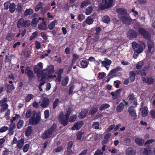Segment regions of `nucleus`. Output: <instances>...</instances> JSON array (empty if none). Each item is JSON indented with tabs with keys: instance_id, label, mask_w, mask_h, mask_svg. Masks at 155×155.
Wrapping results in <instances>:
<instances>
[{
	"instance_id": "obj_1",
	"label": "nucleus",
	"mask_w": 155,
	"mask_h": 155,
	"mask_svg": "<svg viewBox=\"0 0 155 155\" xmlns=\"http://www.w3.org/2000/svg\"><path fill=\"white\" fill-rule=\"evenodd\" d=\"M132 46L133 49L135 51L133 55V57L134 58H136L138 54L143 52V48H145L146 45L145 43L143 41L141 42L140 43H137L135 41H134L132 43Z\"/></svg>"
},
{
	"instance_id": "obj_2",
	"label": "nucleus",
	"mask_w": 155,
	"mask_h": 155,
	"mask_svg": "<svg viewBox=\"0 0 155 155\" xmlns=\"http://www.w3.org/2000/svg\"><path fill=\"white\" fill-rule=\"evenodd\" d=\"M34 69L36 73L41 75V78L40 79V78H39L38 79L39 82L43 81H45L46 79L51 78V77H53V75H50V74L48 73L47 72L46 73H43L42 70H39L38 68V67L36 65L34 66Z\"/></svg>"
},
{
	"instance_id": "obj_3",
	"label": "nucleus",
	"mask_w": 155,
	"mask_h": 155,
	"mask_svg": "<svg viewBox=\"0 0 155 155\" xmlns=\"http://www.w3.org/2000/svg\"><path fill=\"white\" fill-rule=\"evenodd\" d=\"M57 127V124H54L49 129L45 130L43 133L42 135L43 139H47L51 137L53 134L56 131Z\"/></svg>"
},
{
	"instance_id": "obj_4",
	"label": "nucleus",
	"mask_w": 155,
	"mask_h": 155,
	"mask_svg": "<svg viewBox=\"0 0 155 155\" xmlns=\"http://www.w3.org/2000/svg\"><path fill=\"white\" fill-rule=\"evenodd\" d=\"M138 32L139 34L142 35L145 39L148 40L151 39V36L150 33L144 28L142 27L139 28Z\"/></svg>"
},
{
	"instance_id": "obj_5",
	"label": "nucleus",
	"mask_w": 155,
	"mask_h": 155,
	"mask_svg": "<svg viewBox=\"0 0 155 155\" xmlns=\"http://www.w3.org/2000/svg\"><path fill=\"white\" fill-rule=\"evenodd\" d=\"M30 25V22L28 20L25 21L24 19L21 18L18 20L17 22V27L20 28L22 27L24 28L28 27Z\"/></svg>"
},
{
	"instance_id": "obj_6",
	"label": "nucleus",
	"mask_w": 155,
	"mask_h": 155,
	"mask_svg": "<svg viewBox=\"0 0 155 155\" xmlns=\"http://www.w3.org/2000/svg\"><path fill=\"white\" fill-rule=\"evenodd\" d=\"M113 0H102L101 9L105 10L110 8L112 5Z\"/></svg>"
},
{
	"instance_id": "obj_7",
	"label": "nucleus",
	"mask_w": 155,
	"mask_h": 155,
	"mask_svg": "<svg viewBox=\"0 0 155 155\" xmlns=\"http://www.w3.org/2000/svg\"><path fill=\"white\" fill-rule=\"evenodd\" d=\"M25 70V73L28 77L29 81H33L35 79V76L33 71L30 69L29 67L27 66Z\"/></svg>"
},
{
	"instance_id": "obj_8",
	"label": "nucleus",
	"mask_w": 155,
	"mask_h": 155,
	"mask_svg": "<svg viewBox=\"0 0 155 155\" xmlns=\"http://www.w3.org/2000/svg\"><path fill=\"white\" fill-rule=\"evenodd\" d=\"M127 35L130 39L136 38L138 35V33L133 29H130L127 32Z\"/></svg>"
},
{
	"instance_id": "obj_9",
	"label": "nucleus",
	"mask_w": 155,
	"mask_h": 155,
	"mask_svg": "<svg viewBox=\"0 0 155 155\" xmlns=\"http://www.w3.org/2000/svg\"><path fill=\"white\" fill-rule=\"evenodd\" d=\"M120 19L123 21L125 24L129 25L132 21L131 18L127 16L126 15H122L120 16Z\"/></svg>"
},
{
	"instance_id": "obj_10",
	"label": "nucleus",
	"mask_w": 155,
	"mask_h": 155,
	"mask_svg": "<svg viewBox=\"0 0 155 155\" xmlns=\"http://www.w3.org/2000/svg\"><path fill=\"white\" fill-rule=\"evenodd\" d=\"M128 111L129 114L133 117V120H134L137 118V115L136 114V111L133 106H130L128 108Z\"/></svg>"
},
{
	"instance_id": "obj_11",
	"label": "nucleus",
	"mask_w": 155,
	"mask_h": 155,
	"mask_svg": "<svg viewBox=\"0 0 155 155\" xmlns=\"http://www.w3.org/2000/svg\"><path fill=\"white\" fill-rule=\"evenodd\" d=\"M122 91V89H119L115 91L110 93V95L112 96L113 99H118L120 97V94Z\"/></svg>"
},
{
	"instance_id": "obj_12",
	"label": "nucleus",
	"mask_w": 155,
	"mask_h": 155,
	"mask_svg": "<svg viewBox=\"0 0 155 155\" xmlns=\"http://www.w3.org/2000/svg\"><path fill=\"white\" fill-rule=\"evenodd\" d=\"M41 119L39 116H36V117H32L29 120V123L33 125L38 124Z\"/></svg>"
},
{
	"instance_id": "obj_13",
	"label": "nucleus",
	"mask_w": 155,
	"mask_h": 155,
	"mask_svg": "<svg viewBox=\"0 0 155 155\" xmlns=\"http://www.w3.org/2000/svg\"><path fill=\"white\" fill-rule=\"evenodd\" d=\"M84 124V122L82 121L77 122L74 124V126L72 127L71 129L73 130H79L82 127Z\"/></svg>"
},
{
	"instance_id": "obj_14",
	"label": "nucleus",
	"mask_w": 155,
	"mask_h": 155,
	"mask_svg": "<svg viewBox=\"0 0 155 155\" xmlns=\"http://www.w3.org/2000/svg\"><path fill=\"white\" fill-rule=\"evenodd\" d=\"M50 104V101L48 98H44L42 100L41 106L43 108L47 107Z\"/></svg>"
},
{
	"instance_id": "obj_15",
	"label": "nucleus",
	"mask_w": 155,
	"mask_h": 155,
	"mask_svg": "<svg viewBox=\"0 0 155 155\" xmlns=\"http://www.w3.org/2000/svg\"><path fill=\"white\" fill-rule=\"evenodd\" d=\"M89 110L87 109H84L82 110L78 115V117L81 119L84 118L88 113Z\"/></svg>"
},
{
	"instance_id": "obj_16",
	"label": "nucleus",
	"mask_w": 155,
	"mask_h": 155,
	"mask_svg": "<svg viewBox=\"0 0 155 155\" xmlns=\"http://www.w3.org/2000/svg\"><path fill=\"white\" fill-rule=\"evenodd\" d=\"M43 22L42 23L38 25V28L41 30H45L48 28L46 26V22L45 21V18H42Z\"/></svg>"
},
{
	"instance_id": "obj_17",
	"label": "nucleus",
	"mask_w": 155,
	"mask_h": 155,
	"mask_svg": "<svg viewBox=\"0 0 155 155\" xmlns=\"http://www.w3.org/2000/svg\"><path fill=\"white\" fill-rule=\"evenodd\" d=\"M125 153L126 155H135L136 150L132 147H129L126 150Z\"/></svg>"
},
{
	"instance_id": "obj_18",
	"label": "nucleus",
	"mask_w": 155,
	"mask_h": 155,
	"mask_svg": "<svg viewBox=\"0 0 155 155\" xmlns=\"http://www.w3.org/2000/svg\"><path fill=\"white\" fill-rule=\"evenodd\" d=\"M33 130V127L31 126H28L25 131L26 137L29 136L32 134Z\"/></svg>"
},
{
	"instance_id": "obj_19",
	"label": "nucleus",
	"mask_w": 155,
	"mask_h": 155,
	"mask_svg": "<svg viewBox=\"0 0 155 155\" xmlns=\"http://www.w3.org/2000/svg\"><path fill=\"white\" fill-rule=\"evenodd\" d=\"M117 12L118 13V16L120 18V16L122 15H124V13L127 14V11L125 9L123 8H118L116 10Z\"/></svg>"
},
{
	"instance_id": "obj_20",
	"label": "nucleus",
	"mask_w": 155,
	"mask_h": 155,
	"mask_svg": "<svg viewBox=\"0 0 155 155\" xmlns=\"http://www.w3.org/2000/svg\"><path fill=\"white\" fill-rule=\"evenodd\" d=\"M136 75V72L135 71H132L130 72L129 79L130 81V82H133L134 81Z\"/></svg>"
},
{
	"instance_id": "obj_21",
	"label": "nucleus",
	"mask_w": 155,
	"mask_h": 155,
	"mask_svg": "<svg viewBox=\"0 0 155 155\" xmlns=\"http://www.w3.org/2000/svg\"><path fill=\"white\" fill-rule=\"evenodd\" d=\"M25 143V140L23 138H21L18 140L16 147L19 149H21Z\"/></svg>"
},
{
	"instance_id": "obj_22",
	"label": "nucleus",
	"mask_w": 155,
	"mask_h": 155,
	"mask_svg": "<svg viewBox=\"0 0 155 155\" xmlns=\"http://www.w3.org/2000/svg\"><path fill=\"white\" fill-rule=\"evenodd\" d=\"M148 51L150 53L153 52V50L152 51V49L154 48V44L151 41H149L147 42Z\"/></svg>"
},
{
	"instance_id": "obj_23",
	"label": "nucleus",
	"mask_w": 155,
	"mask_h": 155,
	"mask_svg": "<svg viewBox=\"0 0 155 155\" xmlns=\"http://www.w3.org/2000/svg\"><path fill=\"white\" fill-rule=\"evenodd\" d=\"M142 81L144 83H147L148 84H153L154 82L153 79L151 77L144 78Z\"/></svg>"
},
{
	"instance_id": "obj_24",
	"label": "nucleus",
	"mask_w": 155,
	"mask_h": 155,
	"mask_svg": "<svg viewBox=\"0 0 155 155\" xmlns=\"http://www.w3.org/2000/svg\"><path fill=\"white\" fill-rule=\"evenodd\" d=\"M91 2L88 0H84L81 2L80 8H83L84 7H87L89 5H91Z\"/></svg>"
},
{
	"instance_id": "obj_25",
	"label": "nucleus",
	"mask_w": 155,
	"mask_h": 155,
	"mask_svg": "<svg viewBox=\"0 0 155 155\" xmlns=\"http://www.w3.org/2000/svg\"><path fill=\"white\" fill-rule=\"evenodd\" d=\"M148 113V107L147 106L144 107L142 109L141 114L142 117H146Z\"/></svg>"
},
{
	"instance_id": "obj_26",
	"label": "nucleus",
	"mask_w": 155,
	"mask_h": 155,
	"mask_svg": "<svg viewBox=\"0 0 155 155\" xmlns=\"http://www.w3.org/2000/svg\"><path fill=\"white\" fill-rule=\"evenodd\" d=\"M89 64V61L85 60H83L81 61L80 64L81 66V68H87Z\"/></svg>"
},
{
	"instance_id": "obj_27",
	"label": "nucleus",
	"mask_w": 155,
	"mask_h": 155,
	"mask_svg": "<svg viewBox=\"0 0 155 155\" xmlns=\"http://www.w3.org/2000/svg\"><path fill=\"white\" fill-rule=\"evenodd\" d=\"M6 91L8 93H10L12 91L15 89L14 85L7 84L6 85Z\"/></svg>"
},
{
	"instance_id": "obj_28",
	"label": "nucleus",
	"mask_w": 155,
	"mask_h": 155,
	"mask_svg": "<svg viewBox=\"0 0 155 155\" xmlns=\"http://www.w3.org/2000/svg\"><path fill=\"white\" fill-rule=\"evenodd\" d=\"M124 105L122 102L120 103L117 106L116 110L117 112H120L124 109Z\"/></svg>"
},
{
	"instance_id": "obj_29",
	"label": "nucleus",
	"mask_w": 155,
	"mask_h": 155,
	"mask_svg": "<svg viewBox=\"0 0 155 155\" xmlns=\"http://www.w3.org/2000/svg\"><path fill=\"white\" fill-rule=\"evenodd\" d=\"M33 10L31 8H28L25 10L24 12V15L25 16H27L28 15H30L33 13Z\"/></svg>"
},
{
	"instance_id": "obj_30",
	"label": "nucleus",
	"mask_w": 155,
	"mask_h": 155,
	"mask_svg": "<svg viewBox=\"0 0 155 155\" xmlns=\"http://www.w3.org/2000/svg\"><path fill=\"white\" fill-rule=\"evenodd\" d=\"M110 107L109 104L105 103L101 104L99 107V110L101 111L104 110L105 109L108 108Z\"/></svg>"
},
{
	"instance_id": "obj_31",
	"label": "nucleus",
	"mask_w": 155,
	"mask_h": 155,
	"mask_svg": "<svg viewBox=\"0 0 155 155\" xmlns=\"http://www.w3.org/2000/svg\"><path fill=\"white\" fill-rule=\"evenodd\" d=\"M122 68L120 66H118L112 70L110 72L109 74L111 75L114 74L118 71H122Z\"/></svg>"
},
{
	"instance_id": "obj_32",
	"label": "nucleus",
	"mask_w": 155,
	"mask_h": 155,
	"mask_svg": "<svg viewBox=\"0 0 155 155\" xmlns=\"http://www.w3.org/2000/svg\"><path fill=\"white\" fill-rule=\"evenodd\" d=\"M9 8L10 12L13 13L16 10V5L14 3H11Z\"/></svg>"
},
{
	"instance_id": "obj_33",
	"label": "nucleus",
	"mask_w": 155,
	"mask_h": 155,
	"mask_svg": "<svg viewBox=\"0 0 155 155\" xmlns=\"http://www.w3.org/2000/svg\"><path fill=\"white\" fill-rule=\"evenodd\" d=\"M135 142L139 146H142L144 143V140L140 138H136L135 139Z\"/></svg>"
},
{
	"instance_id": "obj_34",
	"label": "nucleus",
	"mask_w": 155,
	"mask_h": 155,
	"mask_svg": "<svg viewBox=\"0 0 155 155\" xmlns=\"http://www.w3.org/2000/svg\"><path fill=\"white\" fill-rule=\"evenodd\" d=\"M47 71L48 73L49 74H51L54 71V66L53 65H50L48 66L47 68Z\"/></svg>"
},
{
	"instance_id": "obj_35",
	"label": "nucleus",
	"mask_w": 155,
	"mask_h": 155,
	"mask_svg": "<svg viewBox=\"0 0 155 155\" xmlns=\"http://www.w3.org/2000/svg\"><path fill=\"white\" fill-rule=\"evenodd\" d=\"M97 111V107H93L91 108L89 111V114L92 116H94V115Z\"/></svg>"
},
{
	"instance_id": "obj_36",
	"label": "nucleus",
	"mask_w": 155,
	"mask_h": 155,
	"mask_svg": "<svg viewBox=\"0 0 155 155\" xmlns=\"http://www.w3.org/2000/svg\"><path fill=\"white\" fill-rule=\"evenodd\" d=\"M34 96L31 94H28L25 97V100L26 102H28L33 98Z\"/></svg>"
},
{
	"instance_id": "obj_37",
	"label": "nucleus",
	"mask_w": 155,
	"mask_h": 155,
	"mask_svg": "<svg viewBox=\"0 0 155 155\" xmlns=\"http://www.w3.org/2000/svg\"><path fill=\"white\" fill-rule=\"evenodd\" d=\"M94 20L91 16L87 17L85 21V23L89 25L92 24Z\"/></svg>"
},
{
	"instance_id": "obj_38",
	"label": "nucleus",
	"mask_w": 155,
	"mask_h": 155,
	"mask_svg": "<svg viewBox=\"0 0 155 155\" xmlns=\"http://www.w3.org/2000/svg\"><path fill=\"white\" fill-rule=\"evenodd\" d=\"M14 39V35L13 34L11 33L8 34L6 37V39L8 41H12Z\"/></svg>"
},
{
	"instance_id": "obj_39",
	"label": "nucleus",
	"mask_w": 155,
	"mask_h": 155,
	"mask_svg": "<svg viewBox=\"0 0 155 155\" xmlns=\"http://www.w3.org/2000/svg\"><path fill=\"white\" fill-rule=\"evenodd\" d=\"M69 79L68 77V76H66L62 81L61 83L62 85L66 86L68 83Z\"/></svg>"
},
{
	"instance_id": "obj_40",
	"label": "nucleus",
	"mask_w": 155,
	"mask_h": 155,
	"mask_svg": "<svg viewBox=\"0 0 155 155\" xmlns=\"http://www.w3.org/2000/svg\"><path fill=\"white\" fill-rule=\"evenodd\" d=\"M102 20L104 23L108 24L110 22V19L108 16L105 15L103 17Z\"/></svg>"
},
{
	"instance_id": "obj_41",
	"label": "nucleus",
	"mask_w": 155,
	"mask_h": 155,
	"mask_svg": "<svg viewBox=\"0 0 155 155\" xmlns=\"http://www.w3.org/2000/svg\"><path fill=\"white\" fill-rule=\"evenodd\" d=\"M93 10V8L91 6L88 7L85 10V14L87 15H90Z\"/></svg>"
},
{
	"instance_id": "obj_42",
	"label": "nucleus",
	"mask_w": 155,
	"mask_h": 155,
	"mask_svg": "<svg viewBox=\"0 0 155 155\" xmlns=\"http://www.w3.org/2000/svg\"><path fill=\"white\" fill-rule=\"evenodd\" d=\"M84 133V132L81 131H78L76 134L77 139L78 140H80Z\"/></svg>"
},
{
	"instance_id": "obj_43",
	"label": "nucleus",
	"mask_w": 155,
	"mask_h": 155,
	"mask_svg": "<svg viewBox=\"0 0 155 155\" xmlns=\"http://www.w3.org/2000/svg\"><path fill=\"white\" fill-rule=\"evenodd\" d=\"M138 74L141 76L142 80L143 78H145V76L146 75L145 71L143 69L140 70L138 72Z\"/></svg>"
},
{
	"instance_id": "obj_44",
	"label": "nucleus",
	"mask_w": 155,
	"mask_h": 155,
	"mask_svg": "<svg viewBox=\"0 0 155 155\" xmlns=\"http://www.w3.org/2000/svg\"><path fill=\"white\" fill-rule=\"evenodd\" d=\"M22 9L21 4L18 3L17 5V8L15 10L16 11L18 12L19 13H20L22 12Z\"/></svg>"
},
{
	"instance_id": "obj_45",
	"label": "nucleus",
	"mask_w": 155,
	"mask_h": 155,
	"mask_svg": "<svg viewBox=\"0 0 155 155\" xmlns=\"http://www.w3.org/2000/svg\"><path fill=\"white\" fill-rule=\"evenodd\" d=\"M24 121L22 120H20L17 124V128L18 129H20L23 126Z\"/></svg>"
},
{
	"instance_id": "obj_46",
	"label": "nucleus",
	"mask_w": 155,
	"mask_h": 155,
	"mask_svg": "<svg viewBox=\"0 0 155 155\" xmlns=\"http://www.w3.org/2000/svg\"><path fill=\"white\" fill-rule=\"evenodd\" d=\"M68 120L65 118L59 121L60 123L64 126H67L68 124Z\"/></svg>"
},
{
	"instance_id": "obj_47",
	"label": "nucleus",
	"mask_w": 155,
	"mask_h": 155,
	"mask_svg": "<svg viewBox=\"0 0 155 155\" xmlns=\"http://www.w3.org/2000/svg\"><path fill=\"white\" fill-rule=\"evenodd\" d=\"M57 22L56 21L54 20L51 22L48 25V28L50 30L53 29L55 26V23Z\"/></svg>"
},
{
	"instance_id": "obj_48",
	"label": "nucleus",
	"mask_w": 155,
	"mask_h": 155,
	"mask_svg": "<svg viewBox=\"0 0 155 155\" xmlns=\"http://www.w3.org/2000/svg\"><path fill=\"white\" fill-rule=\"evenodd\" d=\"M43 6V3L39 2V3L36 6L35 8V11L37 12Z\"/></svg>"
},
{
	"instance_id": "obj_49",
	"label": "nucleus",
	"mask_w": 155,
	"mask_h": 155,
	"mask_svg": "<svg viewBox=\"0 0 155 155\" xmlns=\"http://www.w3.org/2000/svg\"><path fill=\"white\" fill-rule=\"evenodd\" d=\"M59 102V99L58 98H56L54 101L53 104V108L54 109L56 108Z\"/></svg>"
},
{
	"instance_id": "obj_50",
	"label": "nucleus",
	"mask_w": 155,
	"mask_h": 155,
	"mask_svg": "<svg viewBox=\"0 0 155 155\" xmlns=\"http://www.w3.org/2000/svg\"><path fill=\"white\" fill-rule=\"evenodd\" d=\"M32 115V111L31 109H28L26 112L25 114V117L28 118L30 117Z\"/></svg>"
},
{
	"instance_id": "obj_51",
	"label": "nucleus",
	"mask_w": 155,
	"mask_h": 155,
	"mask_svg": "<svg viewBox=\"0 0 155 155\" xmlns=\"http://www.w3.org/2000/svg\"><path fill=\"white\" fill-rule=\"evenodd\" d=\"M23 147V151L24 152H26L28 150L30 147V145L29 143L26 144Z\"/></svg>"
},
{
	"instance_id": "obj_52",
	"label": "nucleus",
	"mask_w": 155,
	"mask_h": 155,
	"mask_svg": "<svg viewBox=\"0 0 155 155\" xmlns=\"http://www.w3.org/2000/svg\"><path fill=\"white\" fill-rule=\"evenodd\" d=\"M77 116L76 115H73L70 116L69 119V121L72 123L76 119Z\"/></svg>"
},
{
	"instance_id": "obj_53",
	"label": "nucleus",
	"mask_w": 155,
	"mask_h": 155,
	"mask_svg": "<svg viewBox=\"0 0 155 155\" xmlns=\"http://www.w3.org/2000/svg\"><path fill=\"white\" fill-rule=\"evenodd\" d=\"M38 35V32L37 31H35L32 34L31 36H30L29 40L31 41L35 38Z\"/></svg>"
},
{
	"instance_id": "obj_54",
	"label": "nucleus",
	"mask_w": 155,
	"mask_h": 155,
	"mask_svg": "<svg viewBox=\"0 0 155 155\" xmlns=\"http://www.w3.org/2000/svg\"><path fill=\"white\" fill-rule=\"evenodd\" d=\"M8 130V127L6 126H4L0 128V132L3 133Z\"/></svg>"
},
{
	"instance_id": "obj_55",
	"label": "nucleus",
	"mask_w": 155,
	"mask_h": 155,
	"mask_svg": "<svg viewBox=\"0 0 155 155\" xmlns=\"http://www.w3.org/2000/svg\"><path fill=\"white\" fill-rule=\"evenodd\" d=\"M128 97L129 99H128L129 101L131 102H132V101L134 100V99H136V98L134 96V94H133L129 95L128 96Z\"/></svg>"
},
{
	"instance_id": "obj_56",
	"label": "nucleus",
	"mask_w": 155,
	"mask_h": 155,
	"mask_svg": "<svg viewBox=\"0 0 155 155\" xmlns=\"http://www.w3.org/2000/svg\"><path fill=\"white\" fill-rule=\"evenodd\" d=\"M143 64V62L142 61L138 62L136 66V68L137 69H140L142 68Z\"/></svg>"
},
{
	"instance_id": "obj_57",
	"label": "nucleus",
	"mask_w": 155,
	"mask_h": 155,
	"mask_svg": "<svg viewBox=\"0 0 155 155\" xmlns=\"http://www.w3.org/2000/svg\"><path fill=\"white\" fill-rule=\"evenodd\" d=\"M10 4L9 2H5L4 5V9L6 10L8 9L10 5Z\"/></svg>"
},
{
	"instance_id": "obj_58",
	"label": "nucleus",
	"mask_w": 155,
	"mask_h": 155,
	"mask_svg": "<svg viewBox=\"0 0 155 155\" xmlns=\"http://www.w3.org/2000/svg\"><path fill=\"white\" fill-rule=\"evenodd\" d=\"M45 83V81H43L40 83L38 86V88L40 91L42 92L43 91V89L41 87L43 86Z\"/></svg>"
},
{
	"instance_id": "obj_59",
	"label": "nucleus",
	"mask_w": 155,
	"mask_h": 155,
	"mask_svg": "<svg viewBox=\"0 0 155 155\" xmlns=\"http://www.w3.org/2000/svg\"><path fill=\"white\" fill-rule=\"evenodd\" d=\"M106 75L105 73L104 72H100L98 74V78L99 79H102Z\"/></svg>"
},
{
	"instance_id": "obj_60",
	"label": "nucleus",
	"mask_w": 155,
	"mask_h": 155,
	"mask_svg": "<svg viewBox=\"0 0 155 155\" xmlns=\"http://www.w3.org/2000/svg\"><path fill=\"white\" fill-rule=\"evenodd\" d=\"M101 30V29L100 27H96L95 29L96 32L95 33V35L97 36H98L99 35Z\"/></svg>"
},
{
	"instance_id": "obj_61",
	"label": "nucleus",
	"mask_w": 155,
	"mask_h": 155,
	"mask_svg": "<svg viewBox=\"0 0 155 155\" xmlns=\"http://www.w3.org/2000/svg\"><path fill=\"white\" fill-rule=\"evenodd\" d=\"M74 85H71L69 88V95H70L73 92L74 89Z\"/></svg>"
},
{
	"instance_id": "obj_62",
	"label": "nucleus",
	"mask_w": 155,
	"mask_h": 155,
	"mask_svg": "<svg viewBox=\"0 0 155 155\" xmlns=\"http://www.w3.org/2000/svg\"><path fill=\"white\" fill-rule=\"evenodd\" d=\"M149 150L147 148H144L142 152V154L144 155H148L149 154Z\"/></svg>"
},
{
	"instance_id": "obj_63",
	"label": "nucleus",
	"mask_w": 155,
	"mask_h": 155,
	"mask_svg": "<svg viewBox=\"0 0 155 155\" xmlns=\"http://www.w3.org/2000/svg\"><path fill=\"white\" fill-rule=\"evenodd\" d=\"M63 149V147L61 146L58 147L57 148L55 149L54 151L56 152H60Z\"/></svg>"
},
{
	"instance_id": "obj_64",
	"label": "nucleus",
	"mask_w": 155,
	"mask_h": 155,
	"mask_svg": "<svg viewBox=\"0 0 155 155\" xmlns=\"http://www.w3.org/2000/svg\"><path fill=\"white\" fill-rule=\"evenodd\" d=\"M103 154V153L101 151V150L98 149L95 151L94 155H101Z\"/></svg>"
}]
</instances>
